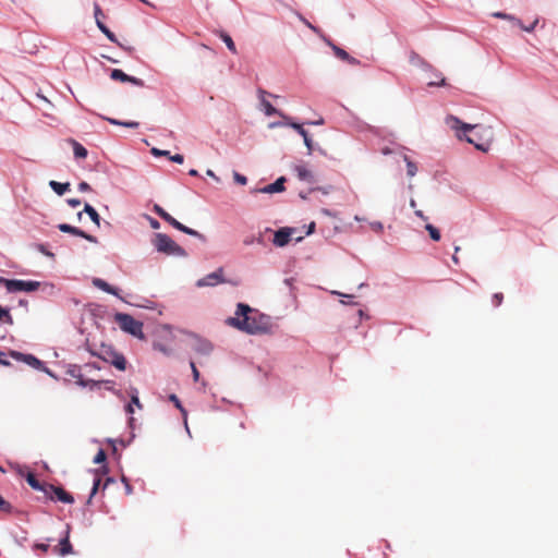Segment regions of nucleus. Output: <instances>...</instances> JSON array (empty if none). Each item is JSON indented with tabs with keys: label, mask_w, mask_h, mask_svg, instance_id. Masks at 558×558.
Returning a JSON list of instances; mask_svg holds the SVG:
<instances>
[{
	"label": "nucleus",
	"mask_w": 558,
	"mask_h": 558,
	"mask_svg": "<svg viewBox=\"0 0 558 558\" xmlns=\"http://www.w3.org/2000/svg\"><path fill=\"white\" fill-rule=\"evenodd\" d=\"M110 77L114 81H120V82H123V83H126V80L128 78V74L124 73L122 70L120 69H113L111 71V74H110Z\"/></svg>",
	"instance_id": "nucleus-34"
},
{
	"label": "nucleus",
	"mask_w": 558,
	"mask_h": 558,
	"mask_svg": "<svg viewBox=\"0 0 558 558\" xmlns=\"http://www.w3.org/2000/svg\"><path fill=\"white\" fill-rule=\"evenodd\" d=\"M0 284H3L8 293L16 292H34L40 287L39 281L35 280H21V279H7L0 277Z\"/></svg>",
	"instance_id": "nucleus-6"
},
{
	"label": "nucleus",
	"mask_w": 558,
	"mask_h": 558,
	"mask_svg": "<svg viewBox=\"0 0 558 558\" xmlns=\"http://www.w3.org/2000/svg\"><path fill=\"white\" fill-rule=\"evenodd\" d=\"M294 172L296 173L299 180L305 181V182H313L314 175L312 171L304 165H296L294 167Z\"/></svg>",
	"instance_id": "nucleus-19"
},
{
	"label": "nucleus",
	"mask_w": 558,
	"mask_h": 558,
	"mask_svg": "<svg viewBox=\"0 0 558 558\" xmlns=\"http://www.w3.org/2000/svg\"><path fill=\"white\" fill-rule=\"evenodd\" d=\"M538 19H535L531 24H529L527 26L524 25L522 22H521V26H519L522 31L526 32V33H532L536 25L538 24Z\"/></svg>",
	"instance_id": "nucleus-43"
},
{
	"label": "nucleus",
	"mask_w": 558,
	"mask_h": 558,
	"mask_svg": "<svg viewBox=\"0 0 558 558\" xmlns=\"http://www.w3.org/2000/svg\"><path fill=\"white\" fill-rule=\"evenodd\" d=\"M106 120L113 125L130 128V129H136L138 128L140 123L136 121H120L113 118H106Z\"/></svg>",
	"instance_id": "nucleus-31"
},
{
	"label": "nucleus",
	"mask_w": 558,
	"mask_h": 558,
	"mask_svg": "<svg viewBox=\"0 0 558 558\" xmlns=\"http://www.w3.org/2000/svg\"><path fill=\"white\" fill-rule=\"evenodd\" d=\"M190 366H191V369H192L193 379H194L195 381H197V380H198V378H199V372H198V369L196 368L195 363H194V362H191V363H190Z\"/></svg>",
	"instance_id": "nucleus-55"
},
{
	"label": "nucleus",
	"mask_w": 558,
	"mask_h": 558,
	"mask_svg": "<svg viewBox=\"0 0 558 558\" xmlns=\"http://www.w3.org/2000/svg\"><path fill=\"white\" fill-rule=\"evenodd\" d=\"M145 217H146V219L148 220V222H149V225H150V227H151L153 229L157 230V229H159V228H160V223H159V221H158V220H156L155 218H153V217H150V216H148V215H146Z\"/></svg>",
	"instance_id": "nucleus-49"
},
{
	"label": "nucleus",
	"mask_w": 558,
	"mask_h": 558,
	"mask_svg": "<svg viewBox=\"0 0 558 558\" xmlns=\"http://www.w3.org/2000/svg\"><path fill=\"white\" fill-rule=\"evenodd\" d=\"M80 238H83V239H85V240H87L88 242H92V243H97L98 242L96 236L90 235V234L86 233L85 231H84V235H81Z\"/></svg>",
	"instance_id": "nucleus-59"
},
{
	"label": "nucleus",
	"mask_w": 558,
	"mask_h": 558,
	"mask_svg": "<svg viewBox=\"0 0 558 558\" xmlns=\"http://www.w3.org/2000/svg\"><path fill=\"white\" fill-rule=\"evenodd\" d=\"M66 374L72 378L76 379V385L82 388H88L89 390H95L100 388L102 384L109 385L111 381L109 380H95V379H86L84 378V372L81 365L77 364H69L66 367Z\"/></svg>",
	"instance_id": "nucleus-4"
},
{
	"label": "nucleus",
	"mask_w": 558,
	"mask_h": 558,
	"mask_svg": "<svg viewBox=\"0 0 558 558\" xmlns=\"http://www.w3.org/2000/svg\"><path fill=\"white\" fill-rule=\"evenodd\" d=\"M369 226L374 231L378 233H381L384 231V225L380 221H373L369 223Z\"/></svg>",
	"instance_id": "nucleus-47"
},
{
	"label": "nucleus",
	"mask_w": 558,
	"mask_h": 558,
	"mask_svg": "<svg viewBox=\"0 0 558 558\" xmlns=\"http://www.w3.org/2000/svg\"><path fill=\"white\" fill-rule=\"evenodd\" d=\"M26 481L33 489L44 492L45 495H48L47 485L40 484L33 473L27 474Z\"/></svg>",
	"instance_id": "nucleus-24"
},
{
	"label": "nucleus",
	"mask_w": 558,
	"mask_h": 558,
	"mask_svg": "<svg viewBox=\"0 0 558 558\" xmlns=\"http://www.w3.org/2000/svg\"><path fill=\"white\" fill-rule=\"evenodd\" d=\"M95 9V20H96V24H97V27L99 28V31L106 35V37L112 41V43H116L117 41V37L116 35L107 27V25H105L101 21H100V15L102 14L101 13V9L98 4H95L94 7Z\"/></svg>",
	"instance_id": "nucleus-15"
},
{
	"label": "nucleus",
	"mask_w": 558,
	"mask_h": 558,
	"mask_svg": "<svg viewBox=\"0 0 558 558\" xmlns=\"http://www.w3.org/2000/svg\"><path fill=\"white\" fill-rule=\"evenodd\" d=\"M426 73V80L428 86H445L446 80L442 76V74L436 70H434L432 66L429 70H424Z\"/></svg>",
	"instance_id": "nucleus-16"
},
{
	"label": "nucleus",
	"mask_w": 558,
	"mask_h": 558,
	"mask_svg": "<svg viewBox=\"0 0 558 558\" xmlns=\"http://www.w3.org/2000/svg\"><path fill=\"white\" fill-rule=\"evenodd\" d=\"M402 159L407 165V174L413 178L417 172L416 165L405 154L402 155Z\"/></svg>",
	"instance_id": "nucleus-32"
},
{
	"label": "nucleus",
	"mask_w": 558,
	"mask_h": 558,
	"mask_svg": "<svg viewBox=\"0 0 558 558\" xmlns=\"http://www.w3.org/2000/svg\"><path fill=\"white\" fill-rule=\"evenodd\" d=\"M151 154L155 156V157H160V156H169L170 155V151L169 150H162V149H159V148H151Z\"/></svg>",
	"instance_id": "nucleus-48"
},
{
	"label": "nucleus",
	"mask_w": 558,
	"mask_h": 558,
	"mask_svg": "<svg viewBox=\"0 0 558 558\" xmlns=\"http://www.w3.org/2000/svg\"><path fill=\"white\" fill-rule=\"evenodd\" d=\"M283 119L286 120L284 122H271L269 124V128L270 129H275V128H279V126H288L287 123L289 121H291L290 118L287 117V118H283Z\"/></svg>",
	"instance_id": "nucleus-52"
},
{
	"label": "nucleus",
	"mask_w": 558,
	"mask_h": 558,
	"mask_svg": "<svg viewBox=\"0 0 558 558\" xmlns=\"http://www.w3.org/2000/svg\"><path fill=\"white\" fill-rule=\"evenodd\" d=\"M284 182H286V178L280 177L274 183L268 184L260 189H256L253 192L264 193V194L281 193L284 191Z\"/></svg>",
	"instance_id": "nucleus-13"
},
{
	"label": "nucleus",
	"mask_w": 558,
	"mask_h": 558,
	"mask_svg": "<svg viewBox=\"0 0 558 558\" xmlns=\"http://www.w3.org/2000/svg\"><path fill=\"white\" fill-rule=\"evenodd\" d=\"M72 553V545L69 541V531L65 532L64 537L60 539L59 543V554L61 556H66Z\"/></svg>",
	"instance_id": "nucleus-23"
},
{
	"label": "nucleus",
	"mask_w": 558,
	"mask_h": 558,
	"mask_svg": "<svg viewBox=\"0 0 558 558\" xmlns=\"http://www.w3.org/2000/svg\"><path fill=\"white\" fill-rule=\"evenodd\" d=\"M58 229L63 233H70L75 236L84 235V231L82 229L68 223L58 225Z\"/></svg>",
	"instance_id": "nucleus-25"
},
{
	"label": "nucleus",
	"mask_w": 558,
	"mask_h": 558,
	"mask_svg": "<svg viewBox=\"0 0 558 558\" xmlns=\"http://www.w3.org/2000/svg\"><path fill=\"white\" fill-rule=\"evenodd\" d=\"M84 213H86L90 220L97 226L99 227L100 226V216L99 214L97 213V210L89 204H85L84 206Z\"/></svg>",
	"instance_id": "nucleus-29"
},
{
	"label": "nucleus",
	"mask_w": 558,
	"mask_h": 558,
	"mask_svg": "<svg viewBox=\"0 0 558 558\" xmlns=\"http://www.w3.org/2000/svg\"><path fill=\"white\" fill-rule=\"evenodd\" d=\"M89 190H90V185L87 182L83 181V182L78 183L80 192H87Z\"/></svg>",
	"instance_id": "nucleus-58"
},
{
	"label": "nucleus",
	"mask_w": 558,
	"mask_h": 558,
	"mask_svg": "<svg viewBox=\"0 0 558 558\" xmlns=\"http://www.w3.org/2000/svg\"><path fill=\"white\" fill-rule=\"evenodd\" d=\"M37 250L43 253L44 255L48 256V257H53V253H51L50 251L47 250V247L44 245V244H38L37 245Z\"/></svg>",
	"instance_id": "nucleus-50"
},
{
	"label": "nucleus",
	"mask_w": 558,
	"mask_h": 558,
	"mask_svg": "<svg viewBox=\"0 0 558 558\" xmlns=\"http://www.w3.org/2000/svg\"><path fill=\"white\" fill-rule=\"evenodd\" d=\"M169 158L172 162H175V163H183V161H184V157L181 154H175L172 156L169 155Z\"/></svg>",
	"instance_id": "nucleus-51"
},
{
	"label": "nucleus",
	"mask_w": 558,
	"mask_h": 558,
	"mask_svg": "<svg viewBox=\"0 0 558 558\" xmlns=\"http://www.w3.org/2000/svg\"><path fill=\"white\" fill-rule=\"evenodd\" d=\"M446 124L457 131V136L459 138H464L468 143L470 144H473L478 150H482V151H486L487 150V146L484 145V144H478L474 141L473 137L471 136H466L465 134L462 136L459 131H462L463 133L468 132V131H471L475 128V125H472V124H468V123H463L460 119H458L457 117L454 116H448L446 118Z\"/></svg>",
	"instance_id": "nucleus-5"
},
{
	"label": "nucleus",
	"mask_w": 558,
	"mask_h": 558,
	"mask_svg": "<svg viewBox=\"0 0 558 558\" xmlns=\"http://www.w3.org/2000/svg\"><path fill=\"white\" fill-rule=\"evenodd\" d=\"M122 482L124 483L125 493H126L128 495H131V494H132V492H133L132 486L130 485V483L126 481V478H125V477H122Z\"/></svg>",
	"instance_id": "nucleus-60"
},
{
	"label": "nucleus",
	"mask_w": 558,
	"mask_h": 558,
	"mask_svg": "<svg viewBox=\"0 0 558 558\" xmlns=\"http://www.w3.org/2000/svg\"><path fill=\"white\" fill-rule=\"evenodd\" d=\"M323 39L332 49L337 58L353 65L360 64V61L356 58L351 57L344 49L335 45L329 38L323 36Z\"/></svg>",
	"instance_id": "nucleus-11"
},
{
	"label": "nucleus",
	"mask_w": 558,
	"mask_h": 558,
	"mask_svg": "<svg viewBox=\"0 0 558 558\" xmlns=\"http://www.w3.org/2000/svg\"><path fill=\"white\" fill-rule=\"evenodd\" d=\"M49 186L51 187V190L57 193L58 195H63L66 191H69L70 189V183L69 182H65V183H60V182H57V181H50L49 182Z\"/></svg>",
	"instance_id": "nucleus-27"
},
{
	"label": "nucleus",
	"mask_w": 558,
	"mask_h": 558,
	"mask_svg": "<svg viewBox=\"0 0 558 558\" xmlns=\"http://www.w3.org/2000/svg\"><path fill=\"white\" fill-rule=\"evenodd\" d=\"M502 299H504V295L501 293H495L493 295V302H494L495 306H499L502 302Z\"/></svg>",
	"instance_id": "nucleus-56"
},
{
	"label": "nucleus",
	"mask_w": 558,
	"mask_h": 558,
	"mask_svg": "<svg viewBox=\"0 0 558 558\" xmlns=\"http://www.w3.org/2000/svg\"><path fill=\"white\" fill-rule=\"evenodd\" d=\"M5 318V320L9 323V324H12L13 323V319H12V316L9 312L8 308H4L0 305V320Z\"/></svg>",
	"instance_id": "nucleus-42"
},
{
	"label": "nucleus",
	"mask_w": 558,
	"mask_h": 558,
	"mask_svg": "<svg viewBox=\"0 0 558 558\" xmlns=\"http://www.w3.org/2000/svg\"><path fill=\"white\" fill-rule=\"evenodd\" d=\"M330 293L333 294V295L343 298L340 302L342 304H344V305H349V304L353 305V304H355L354 302H352L353 295H351V294H344V293L336 291V290H332Z\"/></svg>",
	"instance_id": "nucleus-37"
},
{
	"label": "nucleus",
	"mask_w": 558,
	"mask_h": 558,
	"mask_svg": "<svg viewBox=\"0 0 558 558\" xmlns=\"http://www.w3.org/2000/svg\"><path fill=\"white\" fill-rule=\"evenodd\" d=\"M220 38L221 40L226 44L227 48L232 52V53H236V47L234 45V41L233 39L231 38L230 35H228L227 33H221L220 34Z\"/></svg>",
	"instance_id": "nucleus-33"
},
{
	"label": "nucleus",
	"mask_w": 558,
	"mask_h": 558,
	"mask_svg": "<svg viewBox=\"0 0 558 558\" xmlns=\"http://www.w3.org/2000/svg\"><path fill=\"white\" fill-rule=\"evenodd\" d=\"M169 401H171L174 404V407L181 412V414L183 416V422H184L185 429H186L187 434L191 436V432H190V428H189V425H187V411L182 405V403H181L180 399L177 397V395L171 393L169 396Z\"/></svg>",
	"instance_id": "nucleus-18"
},
{
	"label": "nucleus",
	"mask_w": 558,
	"mask_h": 558,
	"mask_svg": "<svg viewBox=\"0 0 558 558\" xmlns=\"http://www.w3.org/2000/svg\"><path fill=\"white\" fill-rule=\"evenodd\" d=\"M258 94H259L262 110L264 111V113L267 117L278 114L282 118H287V116L283 112L277 110L268 100L265 99V96L267 95V93L265 90L259 89Z\"/></svg>",
	"instance_id": "nucleus-12"
},
{
	"label": "nucleus",
	"mask_w": 558,
	"mask_h": 558,
	"mask_svg": "<svg viewBox=\"0 0 558 558\" xmlns=\"http://www.w3.org/2000/svg\"><path fill=\"white\" fill-rule=\"evenodd\" d=\"M130 397H131V402L125 407V411L128 414H133L134 413L133 405H136L138 409L142 408V404H141L140 398H138V390L134 387H131L130 388Z\"/></svg>",
	"instance_id": "nucleus-21"
},
{
	"label": "nucleus",
	"mask_w": 558,
	"mask_h": 558,
	"mask_svg": "<svg viewBox=\"0 0 558 558\" xmlns=\"http://www.w3.org/2000/svg\"><path fill=\"white\" fill-rule=\"evenodd\" d=\"M174 222L175 223H173V228H175L177 230H179V231H181V232H183L185 234H189L191 236L197 238V239H199L203 242L206 241V238L202 233H199L198 231L184 226L180 221H174Z\"/></svg>",
	"instance_id": "nucleus-20"
},
{
	"label": "nucleus",
	"mask_w": 558,
	"mask_h": 558,
	"mask_svg": "<svg viewBox=\"0 0 558 558\" xmlns=\"http://www.w3.org/2000/svg\"><path fill=\"white\" fill-rule=\"evenodd\" d=\"M154 211L161 218V216H163V214L166 213V210L159 206V205H154Z\"/></svg>",
	"instance_id": "nucleus-61"
},
{
	"label": "nucleus",
	"mask_w": 558,
	"mask_h": 558,
	"mask_svg": "<svg viewBox=\"0 0 558 558\" xmlns=\"http://www.w3.org/2000/svg\"><path fill=\"white\" fill-rule=\"evenodd\" d=\"M84 375L92 374L95 371H99L100 366L97 363H86L82 366Z\"/></svg>",
	"instance_id": "nucleus-38"
},
{
	"label": "nucleus",
	"mask_w": 558,
	"mask_h": 558,
	"mask_svg": "<svg viewBox=\"0 0 558 558\" xmlns=\"http://www.w3.org/2000/svg\"><path fill=\"white\" fill-rule=\"evenodd\" d=\"M70 143L73 146V154L75 158L83 159L87 157V149L82 144L75 140H70Z\"/></svg>",
	"instance_id": "nucleus-26"
},
{
	"label": "nucleus",
	"mask_w": 558,
	"mask_h": 558,
	"mask_svg": "<svg viewBox=\"0 0 558 558\" xmlns=\"http://www.w3.org/2000/svg\"><path fill=\"white\" fill-rule=\"evenodd\" d=\"M155 250L169 256L186 257V251L165 233H155L151 240Z\"/></svg>",
	"instance_id": "nucleus-2"
},
{
	"label": "nucleus",
	"mask_w": 558,
	"mask_h": 558,
	"mask_svg": "<svg viewBox=\"0 0 558 558\" xmlns=\"http://www.w3.org/2000/svg\"><path fill=\"white\" fill-rule=\"evenodd\" d=\"M93 284L98 288L99 290L108 293L112 286H110L107 281L100 278H95L93 280Z\"/></svg>",
	"instance_id": "nucleus-35"
},
{
	"label": "nucleus",
	"mask_w": 558,
	"mask_h": 558,
	"mask_svg": "<svg viewBox=\"0 0 558 558\" xmlns=\"http://www.w3.org/2000/svg\"><path fill=\"white\" fill-rule=\"evenodd\" d=\"M128 78L129 80H126V83H131V84H133L135 86H138V87H143L144 86V81L138 78V77L128 75Z\"/></svg>",
	"instance_id": "nucleus-46"
},
{
	"label": "nucleus",
	"mask_w": 558,
	"mask_h": 558,
	"mask_svg": "<svg viewBox=\"0 0 558 558\" xmlns=\"http://www.w3.org/2000/svg\"><path fill=\"white\" fill-rule=\"evenodd\" d=\"M193 350L202 355H208L213 351V344L207 339L194 337Z\"/></svg>",
	"instance_id": "nucleus-17"
},
{
	"label": "nucleus",
	"mask_w": 558,
	"mask_h": 558,
	"mask_svg": "<svg viewBox=\"0 0 558 558\" xmlns=\"http://www.w3.org/2000/svg\"><path fill=\"white\" fill-rule=\"evenodd\" d=\"M233 179L238 184L241 185H245L247 183L246 177L236 171L233 172Z\"/></svg>",
	"instance_id": "nucleus-44"
},
{
	"label": "nucleus",
	"mask_w": 558,
	"mask_h": 558,
	"mask_svg": "<svg viewBox=\"0 0 558 558\" xmlns=\"http://www.w3.org/2000/svg\"><path fill=\"white\" fill-rule=\"evenodd\" d=\"M287 125L294 129L296 131V135H301L303 137L304 144L308 149V154H311L313 150V141L303 125L293 121H289Z\"/></svg>",
	"instance_id": "nucleus-14"
},
{
	"label": "nucleus",
	"mask_w": 558,
	"mask_h": 558,
	"mask_svg": "<svg viewBox=\"0 0 558 558\" xmlns=\"http://www.w3.org/2000/svg\"><path fill=\"white\" fill-rule=\"evenodd\" d=\"M66 202L72 208H76L81 205V201L78 198H69Z\"/></svg>",
	"instance_id": "nucleus-57"
},
{
	"label": "nucleus",
	"mask_w": 558,
	"mask_h": 558,
	"mask_svg": "<svg viewBox=\"0 0 558 558\" xmlns=\"http://www.w3.org/2000/svg\"><path fill=\"white\" fill-rule=\"evenodd\" d=\"M161 218L167 221L170 226L173 227V223H175L174 221H178L175 218H173L170 214H168L167 211L163 214V216H161Z\"/></svg>",
	"instance_id": "nucleus-54"
},
{
	"label": "nucleus",
	"mask_w": 558,
	"mask_h": 558,
	"mask_svg": "<svg viewBox=\"0 0 558 558\" xmlns=\"http://www.w3.org/2000/svg\"><path fill=\"white\" fill-rule=\"evenodd\" d=\"M100 483H101V478L96 476L93 481V488H92V492H90L88 500H87L88 504L92 501L93 497L96 495Z\"/></svg>",
	"instance_id": "nucleus-39"
},
{
	"label": "nucleus",
	"mask_w": 558,
	"mask_h": 558,
	"mask_svg": "<svg viewBox=\"0 0 558 558\" xmlns=\"http://www.w3.org/2000/svg\"><path fill=\"white\" fill-rule=\"evenodd\" d=\"M161 218L167 221L170 226L173 227V223H175L174 221H178L175 218H173L170 214H168L167 211L163 214V216H161Z\"/></svg>",
	"instance_id": "nucleus-53"
},
{
	"label": "nucleus",
	"mask_w": 558,
	"mask_h": 558,
	"mask_svg": "<svg viewBox=\"0 0 558 558\" xmlns=\"http://www.w3.org/2000/svg\"><path fill=\"white\" fill-rule=\"evenodd\" d=\"M10 355L17 362H23L35 369L44 371L48 375L54 377V375L49 371V368H47L40 360H38L36 356H34L32 354H25V353H21L17 351H12L10 353Z\"/></svg>",
	"instance_id": "nucleus-7"
},
{
	"label": "nucleus",
	"mask_w": 558,
	"mask_h": 558,
	"mask_svg": "<svg viewBox=\"0 0 558 558\" xmlns=\"http://www.w3.org/2000/svg\"><path fill=\"white\" fill-rule=\"evenodd\" d=\"M48 495H46L50 499H57L63 504H73L74 498L66 493L63 488L57 487L53 485H47Z\"/></svg>",
	"instance_id": "nucleus-9"
},
{
	"label": "nucleus",
	"mask_w": 558,
	"mask_h": 558,
	"mask_svg": "<svg viewBox=\"0 0 558 558\" xmlns=\"http://www.w3.org/2000/svg\"><path fill=\"white\" fill-rule=\"evenodd\" d=\"M492 16L496 17V19L507 20V21L511 22L515 26H521V20L515 17L512 14H508V13H504V12L497 11V12H494L492 14Z\"/></svg>",
	"instance_id": "nucleus-28"
},
{
	"label": "nucleus",
	"mask_w": 558,
	"mask_h": 558,
	"mask_svg": "<svg viewBox=\"0 0 558 558\" xmlns=\"http://www.w3.org/2000/svg\"><path fill=\"white\" fill-rule=\"evenodd\" d=\"M231 326L247 335H265L271 331V317L251 307L245 303H238L233 317L226 320Z\"/></svg>",
	"instance_id": "nucleus-1"
},
{
	"label": "nucleus",
	"mask_w": 558,
	"mask_h": 558,
	"mask_svg": "<svg viewBox=\"0 0 558 558\" xmlns=\"http://www.w3.org/2000/svg\"><path fill=\"white\" fill-rule=\"evenodd\" d=\"M226 280L223 278V268H218L215 271L199 278L195 286L197 288H207V287H216L220 283H225Z\"/></svg>",
	"instance_id": "nucleus-8"
},
{
	"label": "nucleus",
	"mask_w": 558,
	"mask_h": 558,
	"mask_svg": "<svg viewBox=\"0 0 558 558\" xmlns=\"http://www.w3.org/2000/svg\"><path fill=\"white\" fill-rule=\"evenodd\" d=\"M111 364L118 368L119 371H124L126 368V360L123 354L111 351Z\"/></svg>",
	"instance_id": "nucleus-22"
},
{
	"label": "nucleus",
	"mask_w": 558,
	"mask_h": 558,
	"mask_svg": "<svg viewBox=\"0 0 558 558\" xmlns=\"http://www.w3.org/2000/svg\"><path fill=\"white\" fill-rule=\"evenodd\" d=\"M410 62L413 65L421 68L423 71L430 69V65L427 62H425L417 53L414 52H412L410 56Z\"/></svg>",
	"instance_id": "nucleus-30"
},
{
	"label": "nucleus",
	"mask_w": 558,
	"mask_h": 558,
	"mask_svg": "<svg viewBox=\"0 0 558 558\" xmlns=\"http://www.w3.org/2000/svg\"><path fill=\"white\" fill-rule=\"evenodd\" d=\"M415 216L418 217L420 219H423V220H426L427 217L424 215V213L420 209L415 210L414 211Z\"/></svg>",
	"instance_id": "nucleus-64"
},
{
	"label": "nucleus",
	"mask_w": 558,
	"mask_h": 558,
	"mask_svg": "<svg viewBox=\"0 0 558 558\" xmlns=\"http://www.w3.org/2000/svg\"><path fill=\"white\" fill-rule=\"evenodd\" d=\"M254 243H258V244H262L263 243V238L262 236H254V235H248L246 236L244 240H243V244L246 245V246H250Z\"/></svg>",
	"instance_id": "nucleus-40"
},
{
	"label": "nucleus",
	"mask_w": 558,
	"mask_h": 558,
	"mask_svg": "<svg viewBox=\"0 0 558 558\" xmlns=\"http://www.w3.org/2000/svg\"><path fill=\"white\" fill-rule=\"evenodd\" d=\"M296 16L299 17V20L304 23V25H306L310 29H312L314 33L316 34H320V31L314 26L311 22H308L302 14L300 13H296Z\"/></svg>",
	"instance_id": "nucleus-41"
},
{
	"label": "nucleus",
	"mask_w": 558,
	"mask_h": 558,
	"mask_svg": "<svg viewBox=\"0 0 558 558\" xmlns=\"http://www.w3.org/2000/svg\"><path fill=\"white\" fill-rule=\"evenodd\" d=\"M293 232H294V229L289 228V227H283V228L278 229L274 234V239H272L274 245L277 247H283V246L288 245Z\"/></svg>",
	"instance_id": "nucleus-10"
},
{
	"label": "nucleus",
	"mask_w": 558,
	"mask_h": 558,
	"mask_svg": "<svg viewBox=\"0 0 558 558\" xmlns=\"http://www.w3.org/2000/svg\"><path fill=\"white\" fill-rule=\"evenodd\" d=\"M155 349L161 351L166 355L170 354V350L162 344H155Z\"/></svg>",
	"instance_id": "nucleus-62"
},
{
	"label": "nucleus",
	"mask_w": 558,
	"mask_h": 558,
	"mask_svg": "<svg viewBox=\"0 0 558 558\" xmlns=\"http://www.w3.org/2000/svg\"><path fill=\"white\" fill-rule=\"evenodd\" d=\"M425 230L429 233V236L434 241H439L440 240V238H441L440 231L436 227H434L433 225L427 223L425 226Z\"/></svg>",
	"instance_id": "nucleus-36"
},
{
	"label": "nucleus",
	"mask_w": 558,
	"mask_h": 558,
	"mask_svg": "<svg viewBox=\"0 0 558 558\" xmlns=\"http://www.w3.org/2000/svg\"><path fill=\"white\" fill-rule=\"evenodd\" d=\"M114 320L122 331L132 335L137 339H144L143 324L133 318L130 314L117 313Z\"/></svg>",
	"instance_id": "nucleus-3"
},
{
	"label": "nucleus",
	"mask_w": 558,
	"mask_h": 558,
	"mask_svg": "<svg viewBox=\"0 0 558 558\" xmlns=\"http://www.w3.org/2000/svg\"><path fill=\"white\" fill-rule=\"evenodd\" d=\"M105 460H106V453H105L104 449H99L98 452L96 453V456L94 457V463L100 464V463L105 462Z\"/></svg>",
	"instance_id": "nucleus-45"
},
{
	"label": "nucleus",
	"mask_w": 558,
	"mask_h": 558,
	"mask_svg": "<svg viewBox=\"0 0 558 558\" xmlns=\"http://www.w3.org/2000/svg\"><path fill=\"white\" fill-rule=\"evenodd\" d=\"M206 174H207L208 177L213 178V179H214L215 181H217V182H219V181H220V179H219V178L215 174V172H214L213 170H210V169H208V170L206 171Z\"/></svg>",
	"instance_id": "nucleus-63"
}]
</instances>
